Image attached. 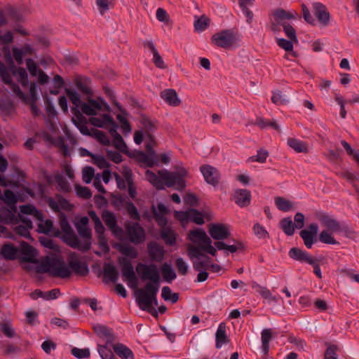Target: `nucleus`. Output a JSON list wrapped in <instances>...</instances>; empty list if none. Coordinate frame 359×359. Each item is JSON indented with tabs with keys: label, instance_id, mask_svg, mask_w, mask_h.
<instances>
[{
	"label": "nucleus",
	"instance_id": "1",
	"mask_svg": "<svg viewBox=\"0 0 359 359\" xmlns=\"http://www.w3.org/2000/svg\"><path fill=\"white\" fill-rule=\"evenodd\" d=\"M136 271L142 281H148L144 288L136 291V301L140 309L149 311L153 305H158L157 294L160 287V271L155 264H147L142 262L137 264Z\"/></svg>",
	"mask_w": 359,
	"mask_h": 359
},
{
	"label": "nucleus",
	"instance_id": "2",
	"mask_svg": "<svg viewBox=\"0 0 359 359\" xmlns=\"http://www.w3.org/2000/svg\"><path fill=\"white\" fill-rule=\"evenodd\" d=\"M38 273H48L53 277L66 278L71 276L72 271L65 262L57 257H46L36 268Z\"/></svg>",
	"mask_w": 359,
	"mask_h": 359
},
{
	"label": "nucleus",
	"instance_id": "3",
	"mask_svg": "<svg viewBox=\"0 0 359 359\" xmlns=\"http://www.w3.org/2000/svg\"><path fill=\"white\" fill-rule=\"evenodd\" d=\"M177 171L170 172L165 170H158V175L164 181L168 187H174L178 191H182L186 187L184 178L188 175L187 170L182 166H177Z\"/></svg>",
	"mask_w": 359,
	"mask_h": 359
},
{
	"label": "nucleus",
	"instance_id": "4",
	"mask_svg": "<svg viewBox=\"0 0 359 359\" xmlns=\"http://www.w3.org/2000/svg\"><path fill=\"white\" fill-rule=\"evenodd\" d=\"M189 238L193 243L197 244L203 251L212 256L216 255V249L212 245V240L207 236L203 229H198L190 231Z\"/></svg>",
	"mask_w": 359,
	"mask_h": 359
},
{
	"label": "nucleus",
	"instance_id": "5",
	"mask_svg": "<svg viewBox=\"0 0 359 359\" xmlns=\"http://www.w3.org/2000/svg\"><path fill=\"white\" fill-rule=\"evenodd\" d=\"M289 256L292 259L300 262L307 263L313 267V273L319 278H322L321 270L319 262L320 259H313L307 252L304 251L298 248H292L289 251Z\"/></svg>",
	"mask_w": 359,
	"mask_h": 359
},
{
	"label": "nucleus",
	"instance_id": "6",
	"mask_svg": "<svg viewBox=\"0 0 359 359\" xmlns=\"http://www.w3.org/2000/svg\"><path fill=\"white\" fill-rule=\"evenodd\" d=\"M125 229L129 241L135 244L140 245L146 240V233L144 229L138 222L126 223Z\"/></svg>",
	"mask_w": 359,
	"mask_h": 359
},
{
	"label": "nucleus",
	"instance_id": "7",
	"mask_svg": "<svg viewBox=\"0 0 359 359\" xmlns=\"http://www.w3.org/2000/svg\"><path fill=\"white\" fill-rule=\"evenodd\" d=\"M59 224L63 234L62 241L70 247H76L77 236L70 226L65 214L61 213L59 217Z\"/></svg>",
	"mask_w": 359,
	"mask_h": 359
},
{
	"label": "nucleus",
	"instance_id": "8",
	"mask_svg": "<svg viewBox=\"0 0 359 359\" xmlns=\"http://www.w3.org/2000/svg\"><path fill=\"white\" fill-rule=\"evenodd\" d=\"M212 41L217 46L227 49L236 43V36L231 29H225L213 34Z\"/></svg>",
	"mask_w": 359,
	"mask_h": 359
},
{
	"label": "nucleus",
	"instance_id": "9",
	"mask_svg": "<svg viewBox=\"0 0 359 359\" xmlns=\"http://www.w3.org/2000/svg\"><path fill=\"white\" fill-rule=\"evenodd\" d=\"M118 262L121 267L122 275L128 281V286L131 288H136L137 286V278L131 262L126 257H121L118 259Z\"/></svg>",
	"mask_w": 359,
	"mask_h": 359
},
{
	"label": "nucleus",
	"instance_id": "10",
	"mask_svg": "<svg viewBox=\"0 0 359 359\" xmlns=\"http://www.w3.org/2000/svg\"><path fill=\"white\" fill-rule=\"evenodd\" d=\"M200 171L201 172L205 181L208 184L215 187L219 184L221 174L216 168L209 164H204L200 167Z\"/></svg>",
	"mask_w": 359,
	"mask_h": 359
},
{
	"label": "nucleus",
	"instance_id": "11",
	"mask_svg": "<svg viewBox=\"0 0 359 359\" xmlns=\"http://www.w3.org/2000/svg\"><path fill=\"white\" fill-rule=\"evenodd\" d=\"M208 233L212 238L222 241L231 236L228 225L222 223H211L208 225Z\"/></svg>",
	"mask_w": 359,
	"mask_h": 359
},
{
	"label": "nucleus",
	"instance_id": "12",
	"mask_svg": "<svg viewBox=\"0 0 359 359\" xmlns=\"http://www.w3.org/2000/svg\"><path fill=\"white\" fill-rule=\"evenodd\" d=\"M69 269L76 275L86 276L89 273L88 264L80 260L79 255L76 252H72L68 257Z\"/></svg>",
	"mask_w": 359,
	"mask_h": 359
},
{
	"label": "nucleus",
	"instance_id": "13",
	"mask_svg": "<svg viewBox=\"0 0 359 359\" xmlns=\"http://www.w3.org/2000/svg\"><path fill=\"white\" fill-rule=\"evenodd\" d=\"M78 233L83 238V241L81 242L77 238L76 247H72L73 248L78 249L83 252H86L90 250L91 246L92 233L90 229L87 226L82 225H76Z\"/></svg>",
	"mask_w": 359,
	"mask_h": 359
},
{
	"label": "nucleus",
	"instance_id": "14",
	"mask_svg": "<svg viewBox=\"0 0 359 359\" xmlns=\"http://www.w3.org/2000/svg\"><path fill=\"white\" fill-rule=\"evenodd\" d=\"M318 231V226L316 223L309 224L307 229L300 231L299 235L307 248H311L313 245L317 242Z\"/></svg>",
	"mask_w": 359,
	"mask_h": 359
},
{
	"label": "nucleus",
	"instance_id": "15",
	"mask_svg": "<svg viewBox=\"0 0 359 359\" xmlns=\"http://www.w3.org/2000/svg\"><path fill=\"white\" fill-rule=\"evenodd\" d=\"M101 216L106 226L115 236L118 237L122 235L123 230L118 226L117 218L114 212L104 210Z\"/></svg>",
	"mask_w": 359,
	"mask_h": 359
},
{
	"label": "nucleus",
	"instance_id": "16",
	"mask_svg": "<svg viewBox=\"0 0 359 359\" xmlns=\"http://www.w3.org/2000/svg\"><path fill=\"white\" fill-rule=\"evenodd\" d=\"M319 221L321 225L325 227L326 231L330 232H340L341 231H347L348 227L345 226L341 227L340 222L334 218L332 216L328 215H322L319 217Z\"/></svg>",
	"mask_w": 359,
	"mask_h": 359
},
{
	"label": "nucleus",
	"instance_id": "17",
	"mask_svg": "<svg viewBox=\"0 0 359 359\" xmlns=\"http://www.w3.org/2000/svg\"><path fill=\"white\" fill-rule=\"evenodd\" d=\"M147 251L151 260L161 262L164 258L165 250L155 241H151L147 245Z\"/></svg>",
	"mask_w": 359,
	"mask_h": 359
},
{
	"label": "nucleus",
	"instance_id": "18",
	"mask_svg": "<svg viewBox=\"0 0 359 359\" xmlns=\"http://www.w3.org/2000/svg\"><path fill=\"white\" fill-rule=\"evenodd\" d=\"M72 110L76 116V118H72V121L81 133L84 135L92 136V131L90 132L87 126L86 118L80 112L79 109L72 108Z\"/></svg>",
	"mask_w": 359,
	"mask_h": 359
},
{
	"label": "nucleus",
	"instance_id": "19",
	"mask_svg": "<svg viewBox=\"0 0 359 359\" xmlns=\"http://www.w3.org/2000/svg\"><path fill=\"white\" fill-rule=\"evenodd\" d=\"M21 253L23 255L22 260L24 262L28 263H37L36 259L37 251L36 250L28 244L27 243L22 241L21 243Z\"/></svg>",
	"mask_w": 359,
	"mask_h": 359
},
{
	"label": "nucleus",
	"instance_id": "20",
	"mask_svg": "<svg viewBox=\"0 0 359 359\" xmlns=\"http://www.w3.org/2000/svg\"><path fill=\"white\" fill-rule=\"evenodd\" d=\"M160 96L170 106L177 107L181 104V100L179 98L176 90L174 89H165L161 92Z\"/></svg>",
	"mask_w": 359,
	"mask_h": 359
},
{
	"label": "nucleus",
	"instance_id": "21",
	"mask_svg": "<svg viewBox=\"0 0 359 359\" xmlns=\"http://www.w3.org/2000/svg\"><path fill=\"white\" fill-rule=\"evenodd\" d=\"M233 199L238 206L246 207L250 203V191L247 189H238L234 193Z\"/></svg>",
	"mask_w": 359,
	"mask_h": 359
},
{
	"label": "nucleus",
	"instance_id": "22",
	"mask_svg": "<svg viewBox=\"0 0 359 359\" xmlns=\"http://www.w3.org/2000/svg\"><path fill=\"white\" fill-rule=\"evenodd\" d=\"M314 14L318 20L323 25H327L330 22V13L326 7L321 3L313 4Z\"/></svg>",
	"mask_w": 359,
	"mask_h": 359
},
{
	"label": "nucleus",
	"instance_id": "23",
	"mask_svg": "<svg viewBox=\"0 0 359 359\" xmlns=\"http://www.w3.org/2000/svg\"><path fill=\"white\" fill-rule=\"evenodd\" d=\"M273 16L274 20L277 23H280V25L283 26L285 25V20L295 19L297 16L296 13H292L284 10L283 8H277L273 11Z\"/></svg>",
	"mask_w": 359,
	"mask_h": 359
},
{
	"label": "nucleus",
	"instance_id": "24",
	"mask_svg": "<svg viewBox=\"0 0 359 359\" xmlns=\"http://www.w3.org/2000/svg\"><path fill=\"white\" fill-rule=\"evenodd\" d=\"M38 231L44 234H52L55 237H59L61 234L60 231L53 227L52 220L46 219L43 223H40L38 225Z\"/></svg>",
	"mask_w": 359,
	"mask_h": 359
},
{
	"label": "nucleus",
	"instance_id": "25",
	"mask_svg": "<svg viewBox=\"0 0 359 359\" xmlns=\"http://www.w3.org/2000/svg\"><path fill=\"white\" fill-rule=\"evenodd\" d=\"M215 346L217 348H220L222 345L229 342V339L226 334V324L224 323H222L219 325L215 334Z\"/></svg>",
	"mask_w": 359,
	"mask_h": 359
},
{
	"label": "nucleus",
	"instance_id": "26",
	"mask_svg": "<svg viewBox=\"0 0 359 359\" xmlns=\"http://www.w3.org/2000/svg\"><path fill=\"white\" fill-rule=\"evenodd\" d=\"M94 331L101 338H106L107 344H111L115 340V337L111 330L107 327L102 325L94 326Z\"/></svg>",
	"mask_w": 359,
	"mask_h": 359
},
{
	"label": "nucleus",
	"instance_id": "27",
	"mask_svg": "<svg viewBox=\"0 0 359 359\" xmlns=\"http://www.w3.org/2000/svg\"><path fill=\"white\" fill-rule=\"evenodd\" d=\"M114 352L122 359H134L133 351L126 345L118 343L112 346Z\"/></svg>",
	"mask_w": 359,
	"mask_h": 359
},
{
	"label": "nucleus",
	"instance_id": "28",
	"mask_svg": "<svg viewBox=\"0 0 359 359\" xmlns=\"http://www.w3.org/2000/svg\"><path fill=\"white\" fill-rule=\"evenodd\" d=\"M18 249L12 243H7L2 245L1 254L7 260H14L17 258Z\"/></svg>",
	"mask_w": 359,
	"mask_h": 359
},
{
	"label": "nucleus",
	"instance_id": "29",
	"mask_svg": "<svg viewBox=\"0 0 359 359\" xmlns=\"http://www.w3.org/2000/svg\"><path fill=\"white\" fill-rule=\"evenodd\" d=\"M233 241L236 243V245H227L224 243L223 241H217L215 243V248L219 250H226L231 253L236 252L238 250H241L243 248V244L241 241H238L236 240H233Z\"/></svg>",
	"mask_w": 359,
	"mask_h": 359
},
{
	"label": "nucleus",
	"instance_id": "30",
	"mask_svg": "<svg viewBox=\"0 0 359 359\" xmlns=\"http://www.w3.org/2000/svg\"><path fill=\"white\" fill-rule=\"evenodd\" d=\"M287 144L297 153L309 152L308 145L306 142L299 140L296 138L290 137L287 139Z\"/></svg>",
	"mask_w": 359,
	"mask_h": 359
},
{
	"label": "nucleus",
	"instance_id": "31",
	"mask_svg": "<svg viewBox=\"0 0 359 359\" xmlns=\"http://www.w3.org/2000/svg\"><path fill=\"white\" fill-rule=\"evenodd\" d=\"M90 79L87 77H77L75 79V84L77 88L87 95H92L93 91L89 86Z\"/></svg>",
	"mask_w": 359,
	"mask_h": 359
},
{
	"label": "nucleus",
	"instance_id": "32",
	"mask_svg": "<svg viewBox=\"0 0 359 359\" xmlns=\"http://www.w3.org/2000/svg\"><path fill=\"white\" fill-rule=\"evenodd\" d=\"M90 123L98 128H105L109 123L113 122V118L109 114H104L100 117H91L89 118Z\"/></svg>",
	"mask_w": 359,
	"mask_h": 359
},
{
	"label": "nucleus",
	"instance_id": "33",
	"mask_svg": "<svg viewBox=\"0 0 359 359\" xmlns=\"http://www.w3.org/2000/svg\"><path fill=\"white\" fill-rule=\"evenodd\" d=\"M273 331L270 328L264 329L261 333L262 348L264 354H268L269 351V341L272 339Z\"/></svg>",
	"mask_w": 359,
	"mask_h": 359
},
{
	"label": "nucleus",
	"instance_id": "34",
	"mask_svg": "<svg viewBox=\"0 0 359 359\" xmlns=\"http://www.w3.org/2000/svg\"><path fill=\"white\" fill-rule=\"evenodd\" d=\"M146 179L157 189H164L163 180L162 178L158 175H156L154 172L147 170L145 172Z\"/></svg>",
	"mask_w": 359,
	"mask_h": 359
},
{
	"label": "nucleus",
	"instance_id": "35",
	"mask_svg": "<svg viewBox=\"0 0 359 359\" xmlns=\"http://www.w3.org/2000/svg\"><path fill=\"white\" fill-rule=\"evenodd\" d=\"M161 273L163 280L168 283H171L177 277L174 269L172 268L171 265L168 263H164L161 266Z\"/></svg>",
	"mask_w": 359,
	"mask_h": 359
},
{
	"label": "nucleus",
	"instance_id": "36",
	"mask_svg": "<svg viewBox=\"0 0 359 359\" xmlns=\"http://www.w3.org/2000/svg\"><path fill=\"white\" fill-rule=\"evenodd\" d=\"M103 273L104 278H107L110 281L113 283H116L118 280V271L116 268L111 264H104Z\"/></svg>",
	"mask_w": 359,
	"mask_h": 359
},
{
	"label": "nucleus",
	"instance_id": "37",
	"mask_svg": "<svg viewBox=\"0 0 359 359\" xmlns=\"http://www.w3.org/2000/svg\"><path fill=\"white\" fill-rule=\"evenodd\" d=\"M161 236L168 245H173L176 243V235L173 230L170 228H164L161 232Z\"/></svg>",
	"mask_w": 359,
	"mask_h": 359
},
{
	"label": "nucleus",
	"instance_id": "38",
	"mask_svg": "<svg viewBox=\"0 0 359 359\" xmlns=\"http://www.w3.org/2000/svg\"><path fill=\"white\" fill-rule=\"evenodd\" d=\"M88 103L96 111V113L97 111L102 110V107L105 111H109L110 110L109 104L101 97H98L97 100L89 98L88 99Z\"/></svg>",
	"mask_w": 359,
	"mask_h": 359
},
{
	"label": "nucleus",
	"instance_id": "39",
	"mask_svg": "<svg viewBox=\"0 0 359 359\" xmlns=\"http://www.w3.org/2000/svg\"><path fill=\"white\" fill-rule=\"evenodd\" d=\"M11 70L13 75L18 76V80L23 86H26L28 84V76L24 68H17L14 66L11 69Z\"/></svg>",
	"mask_w": 359,
	"mask_h": 359
},
{
	"label": "nucleus",
	"instance_id": "40",
	"mask_svg": "<svg viewBox=\"0 0 359 359\" xmlns=\"http://www.w3.org/2000/svg\"><path fill=\"white\" fill-rule=\"evenodd\" d=\"M280 226L287 236H292L294 233V225L290 217H285L281 219Z\"/></svg>",
	"mask_w": 359,
	"mask_h": 359
},
{
	"label": "nucleus",
	"instance_id": "41",
	"mask_svg": "<svg viewBox=\"0 0 359 359\" xmlns=\"http://www.w3.org/2000/svg\"><path fill=\"white\" fill-rule=\"evenodd\" d=\"M188 250V256L191 259V260L194 261V259H208V257L203 254L201 250H203L199 246L196 247L194 245H189L187 248Z\"/></svg>",
	"mask_w": 359,
	"mask_h": 359
},
{
	"label": "nucleus",
	"instance_id": "42",
	"mask_svg": "<svg viewBox=\"0 0 359 359\" xmlns=\"http://www.w3.org/2000/svg\"><path fill=\"white\" fill-rule=\"evenodd\" d=\"M332 233L326 230L322 231L319 234V241L324 244L338 245L339 242L334 238Z\"/></svg>",
	"mask_w": 359,
	"mask_h": 359
},
{
	"label": "nucleus",
	"instance_id": "43",
	"mask_svg": "<svg viewBox=\"0 0 359 359\" xmlns=\"http://www.w3.org/2000/svg\"><path fill=\"white\" fill-rule=\"evenodd\" d=\"M161 297L165 301H170L172 303H175L179 299V294L173 293L168 286L162 288Z\"/></svg>",
	"mask_w": 359,
	"mask_h": 359
},
{
	"label": "nucleus",
	"instance_id": "44",
	"mask_svg": "<svg viewBox=\"0 0 359 359\" xmlns=\"http://www.w3.org/2000/svg\"><path fill=\"white\" fill-rule=\"evenodd\" d=\"M140 123L146 130V132H154L156 129V122L151 121L148 116H147L144 114H142L140 116Z\"/></svg>",
	"mask_w": 359,
	"mask_h": 359
},
{
	"label": "nucleus",
	"instance_id": "45",
	"mask_svg": "<svg viewBox=\"0 0 359 359\" xmlns=\"http://www.w3.org/2000/svg\"><path fill=\"white\" fill-rule=\"evenodd\" d=\"M269 154L268 151L260 149L257 150V154L255 156H252L248 158V162H258L260 163H264L266 162L267 157L269 156Z\"/></svg>",
	"mask_w": 359,
	"mask_h": 359
},
{
	"label": "nucleus",
	"instance_id": "46",
	"mask_svg": "<svg viewBox=\"0 0 359 359\" xmlns=\"http://www.w3.org/2000/svg\"><path fill=\"white\" fill-rule=\"evenodd\" d=\"M118 250L122 255L129 257L131 259H135L138 256L137 250L128 244L121 245Z\"/></svg>",
	"mask_w": 359,
	"mask_h": 359
},
{
	"label": "nucleus",
	"instance_id": "47",
	"mask_svg": "<svg viewBox=\"0 0 359 359\" xmlns=\"http://www.w3.org/2000/svg\"><path fill=\"white\" fill-rule=\"evenodd\" d=\"M125 208L131 219L137 221L140 220V215L135 205L131 201H126L125 203Z\"/></svg>",
	"mask_w": 359,
	"mask_h": 359
},
{
	"label": "nucleus",
	"instance_id": "48",
	"mask_svg": "<svg viewBox=\"0 0 359 359\" xmlns=\"http://www.w3.org/2000/svg\"><path fill=\"white\" fill-rule=\"evenodd\" d=\"M210 24V19L205 15H202L194 22V27L197 31L205 30Z\"/></svg>",
	"mask_w": 359,
	"mask_h": 359
},
{
	"label": "nucleus",
	"instance_id": "49",
	"mask_svg": "<svg viewBox=\"0 0 359 359\" xmlns=\"http://www.w3.org/2000/svg\"><path fill=\"white\" fill-rule=\"evenodd\" d=\"M97 351L102 359H117L107 345H98Z\"/></svg>",
	"mask_w": 359,
	"mask_h": 359
},
{
	"label": "nucleus",
	"instance_id": "50",
	"mask_svg": "<svg viewBox=\"0 0 359 359\" xmlns=\"http://www.w3.org/2000/svg\"><path fill=\"white\" fill-rule=\"evenodd\" d=\"M271 101L275 104H285L289 102L287 96L280 90L273 92Z\"/></svg>",
	"mask_w": 359,
	"mask_h": 359
},
{
	"label": "nucleus",
	"instance_id": "51",
	"mask_svg": "<svg viewBox=\"0 0 359 359\" xmlns=\"http://www.w3.org/2000/svg\"><path fill=\"white\" fill-rule=\"evenodd\" d=\"M275 203L280 210L284 212L289 211L292 206L290 201L285 199L283 197H276L275 198Z\"/></svg>",
	"mask_w": 359,
	"mask_h": 359
},
{
	"label": "nucleus",
	"instance_id": "52",
	"mask_svg": "<svg viewBox=\"0 0 359 359\" xmlns=\"http://www.w3.org/2000/svg\"><path fill=\"white\" fill-rule=\"evenodd\" d=\"M65 92L68 95L70 101L74 105V108L78 109V107L82 104L80 95L75 91L69 88H66Z\"/></svg>",
	"mask_w": 359,
	"mask_h": 359
},
{
	"label": "nucleus",
	"instance_id": "53",
	"mask_svg": "<svg viewBox=\"0 0 359 359\" xmlns=\"http://www.w3.org/2000/svg\"><path fill=\"white\" fill-rule=\"evenodd\" d=\"M92 135V136L95 137L103 145L108 146L110 144L109 138L103 131L97 129H93Z\"/></svg>",
	"mask_w": 359,
	"mask_h": 359
},
{
	"label": "nucleus",
	"instance_id": "54",
	"mask_svg": "<svg viewBox=\"0 0 359 359\" xmlns=\"http://www.w3.org/2000/svg\"><path fill=\"white\" fill-rule=\"evenodd\" d=\"M0 76L1 81L4 82L6 84L9 85L12 83L13 80L8 72V70L4 63L0 61Z\"/></svg>",
	"mask_w": 359,
	"mask_h": 359
},
{
	"label": "nucleus",
	"instance_id": "55",
	"mask_svg": "<svg viewBox=\"0 0 359 359\" xmlns=\"http://www.w3.org/2000/svg\"><path fill=\"white\" fill-rule=\"evenodd\" d=\"M113 144L120 151L125 154L128 153V147L121 135L114 137Z\"/></svg>",
	"mask_w": 359,
	"mask_h": 359
},
{
	"label": "nucleus",
	"instance_id": "56",
	"mask_svg": "<svg viewBox=\"0 0 359 359\" xmlns=\"http://www.w3.org/2000/svg\"><path fill=\"white\" fill-rule=\"evenodd\" d=\"M88 215L92 219V221L95 224V233H101L102 229H104L100 217L97 216L96 212L93 210H91L88 212Z\"/></svg>",
	"mask_w": 359,
	"mask_h": 359
},
{
	"label": "nucleus",
	"instance_id": "57",
	"mask_svg": "<svg viewBox=\"0 0 359 359\" xmlns=\"http://www.w3.org/2000/svg\"><path fill=\"white\" fill-rule=\"evenodd\" d=\"M104 229H102L101 233H96L97 234V241L100 248L104 253L109 252V247L108 245L107 239L104 236Z\"/></svg>",
	"mask_w": 359,
	"mask_h": 359
},
{
	"label": "nucleus",
	"instance_id": "58",
	"mask_svg": "<svg viewBox=\"0 0 359 359\" xmlns=\"http://www.w3.org/2000/svg\"><path fill=\"white\" fill-rule=\"evenodd\" d=\"M104 90L107 96H108L110 98V100L113 102V104L117 107V109L123 114H126V111L123 109L121 104L116 100V96L114 95L113 90L107 86H104Z\"/></svg>",
	"mask_w": 359,
	"mask_h": 359
},
{
	"label": "nucleus",
	"instance_id": "59",
	"mask_svg": "<svg viewBox=\"0 0 359 359\" xmlns=\"http://www.w3.org/2000/svg\"><path fill=\"white\" fill-rule=\"evenodd\" d=\"M156 157L157 156H151L149 154H146L143 151H140L138 154L140 161L145 163L149 167H152L154 165Z\"/></svg>",
	"mask_w": 359,
	"mask_h": 359
},
{
	"label": "nucleus",
	"instance_id": "60",
	"mask_svg": "<svg viewBox=\"0 0 359 359\" xmlns=\"http://www.w3.org/2000/svg\"><path fill=\"white\" fill-rule=\"evenodd\" d=\"M93 164L96 165L99 168H107L110 164L103 156L95 154L92 158Z\"/></svg>",
	"mask_w": 359,
	"mask_h": 359
},
{
	"label": "nucleus",
	"instance_id": "61",
	"mask_svg": "<svg viewBox=\"0 0 359 359\" xmlns=\"http://www.w3.org/2000/svg\"><path fill=\"white\" fill-rule=\"evenodd\" d=\"M71 353L74 357L79 359L87 358L90 355L88 348H79L74 347L71 350Z\"/></svg>",
	"mask_w": 359,
	"mask_h": 359
},
{
	"label": "nucleus",
	"instance_id": "62",
	"mask_svg": "<svg viewBox=\"0 0 359 359\" xmlns=\"http://www.w3.org/2000/svg\"><path fill=\"white\" fill-rule=\"evenodd\" d=\"M339 347L334 344H329L325 351L324 359H337V351Z\"/></svg>",
	"mask_w": 359,
	"mask_h": 359
},
{
	"label": "nucleus",
	"instance_id": "63",
	"mask_svg": "<svg viewBox=\"0 0 359 359\" xmlns=\"http://www.w3.org/2000/svg\"><path fill=\"white\" fill-rule=\"evenodd\" d=\"M283 31L289 39L293 41L294 43H297V37L296 35V31L292 26L289 24L283 25Z\"/></svg>",
	"mask_w": 359,
	"mask_h": 359
},
{
	"label": "nucleus",
	"instance_id": "64",
	"mask_svg": "<svg viewBox=\"0 0 359 359\" xmlns=\"http://www.w3.org/2000/svg\"><path fill=\"white\" fill-rule=\"evenodd\" d=\"M95 175V170L93 168L86 166L83 169L82 178L83 180L86 183L89 184Z\"/></svg>",
	"mask_w": 359,
	"mask_h": 359
}]
</instances>
